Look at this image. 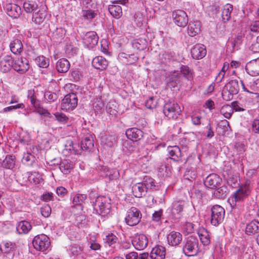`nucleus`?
<instances>
[{
  "label": "nucleus",
  "instance_id": "f257e3e1",
  "mask_svg": "<svg viewBox=\"0 0 259 259\" xmlns=\"http://www.w3.org/2000/svg\"><path fill=\"white\" fill-rule=\"evenodd\" d=\"M199 251V243L196 237L190 236L185 238L183 251L186 255L188 256L196 255Z\"/></svg>",
  "mask_w": 259,
  "mask_h": 259
},
{
  "label": "nucleus",
  "instance_id": "f03ea898",
  "mask_svg": "<svg viewBox=\"0 0 259 259\" xmlns=\"http://www.w3.org/2000/svg\"><path fill=\"white\" fill-rule=\"evenodd\" d=\"M110 201L111 199L108 197L98 196L93 202L94 208L99 215L105 216L110 212L111 207Z\"/></svg>",
  "mask_w": 259,
  "mask_h": 259
},
{
  "label": "nucleus",
  "instance_id": "7ed1b4c3",
  "mask_svg": "<svg viewBox=\"0 0 259 259\" xmlns=\"http://www.w3.org/2000/svg\"><path fill=\"white\" fill-rule=\"evenodd\" d=\"M240 90L239 82L237 79L230 80L224 87L222 96L224 100L230 101L233 96L237 95Z\"/></svg>",
  "mask_w": 259,
  "mask_h": 259
},
{
  "label": "nucleus",
  "instance_id": "20e7f679",
  "mask_svg": "<svg viewBox=\"0 0 259 259\" xmlns=\"http://www.w3.org/2000/svg\"><path fill=\"white\" fill-rule=\"evenodd\" d=\"M32 244L34 248L38 251H46L51 245L50 238L45 234H40L34 237Z\"/></svg>",
  "mask_w": 259,
  "mask_h": 259
},
{
  "label": "nucleus",
  "instance_id": "39448f33",
  "mask_svg": "<svg viewBox=\"0 0 259 259\" xmlns=\"http://www.w3.org/2000/svg\"><path fill=\"white\" fill-rule=\"evenodd\" d=\"M225 210L224 208L219 205H214L211 208V224L217 226L221 224L225 218Z\"/></svg>",
  "mask_w": 259,
  "mask_h": 259
},
{
  "label": "nucleus",
  "instance_id": "423d86ee",
  "mask_svg": "<svg viewBox=\"0 0 259 259\" xmlns=\"http://www.w3.org/2000/svg\"><path fill=\"white\" fill-rule=\"evenodd\" d=\"M77 103L76 94L73 93L68 94L62 100L61 109L65 111H72L77 107Z\"/></svg>",
  "mask_w": 259,
  "mask_h": 259
},
{
  "label": "nucleus",
  "instance_id": "0eeeda50",
  "mask_svg": "<svg viewBox=\"0 0 259 259\" xmlns=\"http://www.w3.org/2000/svg\"><path fill=\"white\" fill-rule=\"evenodd\" d=\"M142 218L141 211L135 207H132L127 211L125 221L130 226H136L139 224Z\"/></svg>",
  "mask_w": 259,
  "mask_h": 259
},
{
  "label": "nucleus",
  "instance_id": "6e6552de",
  "mask_svg": "<svg viewBox=\"0 0 259 259\" xmlns=\"http://www.w3.org/2000/svg\"><path fill=\"white\" fill-rule=\"evenodd\" d=\"M163 112L169 119H177L181 111L179 105L175 102H169L165 104Z\"/></svg>",
  "mask_w": 259,
  "mask_h": 259
},
{
  "label": "nucleus",
  "instance_id": "1a4fd4ad",
  "mask_svg": "<svg viewBox=\"0 0 259 259\" xmlns=\"http://www.w3.org/2000/svg\"><path fill=\"white\" fill-rule=\"evenodd\" d=\"M172 18L174 23L179 27H184L188 22V16L183 10L174 11L172 14Z\"/></svg>",
  "mask_w": 259,
  "mask_h": 259
},
{
  "label": "nucleus",
  "instance_id": "9d476101",
  "mask_svg": "<svg viewBox=\"0 0 259 259\" xmlns=\"http://www.w3.org/2000/svg\"><path fill=\"white\" fill-rule=\"evenodd\" d=\"M222 182L221 178L216 174L209 175L205 179V186L210 189H215L219 187Z\"/></svg>",
  "mask_w": 259,
  "mask_h": 259
},
{
  "label": "nucleus",
  "instance_id": "9b49d317",
  "mask_svg": "<svg viewBox=\"0 0 259 259\" xmlns=\"http://www.w3.org/2000/svg\"><path fill=\"white\" fill-rule=\"evenodd\" d=\"M148 239L144 234H138L132 240V244L138 250L144 249L148 245Z\"/></svg>",
  "mask_w": 259,
  "mask_h": 259
},
{
  "label": "nucleus",
  "instance_id": "f8f14e48",
  "mask_svg": "<svg viewBox=\"0 0 259 259\" xmlns=\"http://www.w3.org/2000/svg\"><path fill=\"white\" fill-rule=\"evenodd\" d=\"M13 68L20 73H24L29 68L28 61L25 58H18L14 60Z\"/></svg>",
  "mask_w": 259,
  "mask_h": 259
},
{
  "label": "nucleus",
  "instance_id": "ddd939ff",
  "mask_svg": "<svg viewBox=\"0 0 259 259\" xmlns=\"http://www.w3.org/2000/svg\"><path fill=\"white\" fill-rule=\"evenodd\" d=\"M99 37L95 31H89L85 33L83 41L84 44L89 49H93L98 44Z\"/></svg>",
  "mask_w": 259,
  "mask_h": 259
},
{
  "label": "nucleus",
  "instance_id": "4468645a",
  "mask_svg": "<svg viewBox=\"0 0 259 259\" xmlns=\"http://www.w3.org/2000/svg\"><path fill=\"white\" fill-rule=\"evenodd\" d=\"M191 54L193 59L199 60L204 57L206 54L205 46L202 44H197L191 49Z\"/></svg>",
  "mask_w": 259,
  "mask_h": 259
},
{
  "label": "nucleus",
  "instance_id": "2eb2a0df",
  "mask_svg": "<svg viewBox=\"0 0 259 259\" xmlns=\"http://www.w3.org/2000/svg\"><path fill=\"white\" fill-rule=\"evenodd\" d=\"M183 208L184 202L182 201H175L172 203L171 214L174 219L177 221L182 217Z\"/></svg>",
  "mask_w": 259,
  "mask_h": 259
},
{
  "label": "nucleus",
  "instance_id": "dca6fc26",
  "mask_svg": "<svg viewBox=\"0 0 259 259\" xmlns=\"http://www.w3.org/2000/svg\"><path fill=\"white\" fill-rule=\"evenodd\" d=\"M121 4H122L121 0L115 1L112 2V5L108 6L109 12L115 18L118 19L122 15V8L120 6L117 5Z\"/></svg>",
  "mask_w": 259,
  "mask_h": 259
},
{
  "label": "nucleus",
  "instance_id": "f3484780",
  "mask_svg": "<svg viewBox=\"0 0 259 259\" xmlns=\"http://www.w3.org/2000/svg\"><path fill=\"white\" fill-rule=\"evenodd\" d=\"M16 248V244L10 241L3 242L0 245V249L2 252L11 256H13Z\"/></svg>",
  "mask_w": 259,
  "mask_h": 259
},
{
  "label": "nucleus",
  "instance_id": "a211bd4d",
  "mask_svg": "<svg viewBox=\"0 0 259 259\" xmlns=\"http://www.w3.org/2000/svg\"><path fill=\"white\" fill-rule=\"evenodd\" d=\"M14 60L10 56H6L0 61V71L3 73L9 72L13 68Z\"/></svg>",
  "mask_w": 259,
  "mask_h": 259
},
{
  "label": "nucleus",
  "instance_id": "6ab92c4d",
  "mask_svg": "<svg viewBox=\"0 0 259 259\" xmlns=\"http://www.w3.org/2000/svg\"><path fill=\"white\" fill-rule=\"evenodd\" d=\"M125 134L128 139L137 141L144 136V133L141 130L133 127L126 130Z\"/></svg>",
  "mask_w": 259,
  "mask_h": 259
},
{
  "label": "nucleus",
  "instance_id": "aec40b11",
  "mask_svg": "<svg viewBox=\"0 0 259 259\" xmlns=\"http://www.w3.org/2000/svg\"><path fill=\"white\" fill-rule=\"evenodd\" d=\"M5 8L8 15L13 18H18L21 14V7L17 5L7 4Z\"/></svg>",
  "mask_w": 259,
  "mask_h": 259
},
{
  "label": "nucleus",
  "instance_id": "412c9836",
  "mask_svg": "<svg viewBox=\"0 0 259 259\" xmlns=\"http://www.w3.org/2000/svg\"><path fill=\"white\" fill-rule=\"evenodd\" d=\"M108 65V61L102 56H97L94 58L92 61L93 66L100 70H105Z\"/></svg>",
  "mask_w": 259,
  "mask_h": 259
},
{
  "label": "nucleus",
  "instance_id": "4be33fe9",
  "mask_svg": "<svg viewBox=\"0 0 259 259\" xmlns=\"http://www.w3.org/2000/svg\"><path fill=\"white\" fill-rule=\"evenodd\" d=\"M167 239L169 245L176 246L181 242L182 235L179 232L172 231L167 235Z\"/></svg>",
  "mask_w": 259,
  "mask_h": 259
},
{
  "label": "nucleus",
  "instance_id": "5701e85b",
  "mask_svg": "<svg viewBox=\"0 0 259 259\" xmlns=\"http://www.w3.org/2000/svg\"><path fill=\"white\" fill-rule=\"evenodd\" d=\"M165 256V247L160 245L153 248L150 254L151 259H164Z\"/></svg>",
  "mask_w": 259,
  "mask_h": 259
},
{
  "label": "nucleus",
  "instance_id": "b1692460",
  "mask_svg": "<svg viewBox=\"0 0 259 259\" xmlns=\"http://www.w3.org/2000/svg\"><path fill=\"white\" fill-rule=\"evenodd\" d=\"M94 147V139L91 135L88 134L82 138L80 148L83 150L91 151Z\"/></svg>",
  "mask_w": 259,
  "mask_h": 259
},
{
  "label": "nucleus",
  "instance_id": "393cba45",
  "mask_svg": "<svg viewBox=\"0 0 259 259\" xmlns=\"http://www.w3.org/2000/svg\"><path fill=\"white\" fill-rule=\"evenodd\" d=\"M249 193V189L247 186H241L234 194L233 197L235 201H240L245 198Z\"/></svg>",
  "mask_w": 259,
  "mask_h": 259
},
{
  "label": "nucleus",
  "instance_id": "a878e982",
  "mask_svg": "<svg viewBox=\"0 0 259 259\" xmlns=\"http://www.w3.org/2000/svg\"><path fill=\"white\" fill-rule=\"evenodd\" d=\"M10 48L14 54H20L23 50V46L20 39L14 38L10 43Z\"/></svg>",
  "mask_w": 259,
  "mask_h": 259
},
{
  "label": "nucleus",
  "instance_id": "bb28decb",
  "mask_svg": "<svg viewBox=\"0 0 259 259\" xmlns=\"http://www.w3.org/2000/svg\"><path fill=\"white\" fill-rule=\"evenodd\" d=\"M245 69L247 72L251 76L258 75L259 74V57L247 64Z\"/></svg>",
  "mask_w": 259,
  "mask_h": 259
},
{
  "label": "nucleus",
  "instance_id": "cd10ccee",
  "mask_svg": "<svg viewBox=\"0 0 259 259\" xmlns=\"http://www.w3.org/2000/svg\"><path fill=\"white\" fill-rule=\"evenodd\" d=\"M147 190L142 183H138L132 187V192L134 195L137 198H141L146 195Z\"/></svg>",
  "mask_w": 259,
  "mask_h": 259
},
{
  "label": "nucleus",
  "instance_id": "c85d7f7f",
  "mask_svg": "<svg viewBox=\"0 0 259 259\" xmlns=\"http://www.w3.org/2000/svg\"><path fill=\"white\" fill-rule=\"evenodd\" d=\"M32 229V226L30 222L26 221L19 222L16 227L17 232L19 234H26Z\"/></svg>",
  "mask_w": 259,
  "mask_h": 259
},
{
  "label": "nucleus",
  "instance_id": "c756f323",
  "mask_svg": "<svg viewBox=\"0 0 259 259\" xmlns=\"http://www.w3.org/2000/svg\"><path fill=\"white\" fill-rule=\"evenodd\" d=\"M198 235L201 242L204 246H207L210 243V235L209 232L204 228H199Z\"/></svg>",
  "mask_w": 259,
  "mask_h": 259
},
{
  "label": "nucleus",
  "instance_id": "7c9ffc66",
  "mask_svg": "<svg viewBox=\"0 0 259 259\" xmlns=\"http://www.w3.org/2000/svg\"><path fill=\"white\" fill-rule=\"evenodd\" d=\"M79 146L77 144H74L72 141H69L65 145V148L63 150V153L66 156H69L70 154H78L79 150L77 149Z\"/></svg>",
  "mask_w": 259,
  "mask_h": 259
},
{
  "label": "nucleus",
  "instance_id": "2f4dec72",
  "mask_svg": "<svg viewBox=\"0 0 259 259\" xmlns=\"http://www.w3.org/2000/svg\"><path fill=\"white\" fill-rule=\"evenodd\" d=\"M70 67L69 62L65 58L59 59L56 63V68L59 73L67 72Z\"/></svg>",
  "mask_w": 259,
  "mask_h": 259
},
{
  "label": "nucleus",
  "instance_id": "473e14b6",
  "mask_svg": "<svg viewBox=\"0 0 259 259\" xmlns=\"http://www.w3.org/2000/svg\"><path fill=\"white\" fill-rule=\"evenodd\" d=\"M245 233L248 235L259 233V222L254 220L247 224L246 226Z\"/></svg>",
  "mask_w": 259,
  "mask_h": 259
},
{
  "label": "nucleus",
  "instance_id": "72a5a7b5",
  "mask_svg": "<svg viewBox=\"0 0 259 259\" xmlns=\"http://www.w3.org/2000/svg\"><path fill=\"white\" fill-rule=\"evenodd\" d=\"M74 164L69 159L62 160L60 164V169L64 174H68L74 167Z\"/></svg>",
  "mask_w": 259,
  "mask_h": 259
},
{
  "label": "nucleus",
  "instance_id": "f704fd0d",
  "mask_svg": "<svg viewBox=\"0 0 259 259\" xmlns=\"http://www.w3.org/2000/svg\"><path fill=\"white\" fill-rule=\"evenodd\" d=\"M200 30V24L199 21L191 22L189 23L187 31L191 36H196Z\"/></svg>",
  "mask_w": 259,
  "mask_h": 259
},
{
  "label": "nucleus",
  "instance_id": "c9c22d12",
  "mask_svg": "<svg viewBox=\"0 0 259 259\" xmlns=\"http://www.w3.org/2000/svg\"><path fill=\"white\" fill-rule=\"evenodd\" d=\"M168 152L170 158L174 161H179L182 156L180 148L178 146L168 147Z\"/></svg>",
  "mask_w": 259,
  "mask_h": 259
},
{
  "label": "nucleus",
  "instance_id": "e433bc0d",
  "mask_svg": "<svg viewBox=\"0 0 259 259\" xmlns=\"http://www.w3.org/2000/svg\"><path fill=\"white\" fill-rule=\"evenodd\" d=\"M148 42L145 38H139L133 41V47L139 51H143L146 48Z\"/></svg>",
  "mask_w": 259,
  "mask_h": 259
},
{
  "label": "nucleus",
  "instance_id": "4c0bfd02",
  "mask_svg": "<svg viewBox=\"0 0 259 259\" xmlns=\"http://www.w3.org/2000/svg\"><path fill=\"white\" fill-rule=\"evenodd\" d=\"M15 158L13 155H7L6 158L3 160L2 165L3 167L12 169L15 165Z\"/></svg>",
  "mask_w": 259,
  "mask_h": 259
},
{
  "label": "nucleus",
  "instance_id": "58836bf2",
  "mask_svg": "<svg viewBox=\"0 0 259 259\" xmlns=\"http://www.w3.org/2000/svg\"><path fill=\"white\" fill-rule=\"evenodd\" d=\"M180 69V72L185 78L188 80H191L193 79L194 74L192 69L186 65H182Z\"/></svg>",
  "mask_w": 259,
  "mask_h": 259
},
{
  "label": "nucleus",
  "instance_id": "ea45409f",
  "mask_svg": "<svg viewBox=\"0 0 259 259\" xmlns=\"http://www.w3.org/2000/svg\"><path fill=\"white\" fill-rule=\"evenodd\" d=\"M232 10L233 6L232 5L227 4L224 6L222 13V19L224 22L229 20Z\"/></svg>",
  "mask_w": 259,
  "mask_h": 259
},
{
  "label": "nucleus",
  "instance_id": "a19ab883",
  "mask_svg": "<svg viewBox=\"0 0 259 259\" xmlns=\"http://www.w3.org/2000/svg\"><path fill=\"white\" fill-rule=\"evenodd\" d=\"M66 33V30L62 27L57 28L53 33V39L58 43L62 41Z\"/></svg>",
  "mask_w": 259,
  "mask_h": 259
},
{
  "label": "nucleus",
  "instance_id": "79ce46f5",
  "mask_svg": "<svg viewBox=\"0 0 259 259\" xmlns=\"http://www.w3.org/2000/svg\"><path fill=\"white\" fill-rule=\"evenodd\" d=\"M38 6L33 1H26L23 4V8L26 13H32L37 9Z\"/></svg>",
  "mask_w": 259,
  "mask_h": 259
},
{
  "label": "nucleus",
  "instance_id": "37998d69",
  "mask_svg": "<svg viewBox=\"0 0 259 259\" xmlns=\"http://www.w3.org/2000/svg\"><path fill=\"white\" fill-rule=\"evenodd\" d=\"M117 141V137L115 135H110L102 138V142L109 147L113 146Z\"/></svg>",
  "mask_w": 259,
  "mask_h": 259
},
{
  "label": "nucleus",
  "instance_id": "c03bdc74",
  "mask_svg": "<svg viewBox=\"0 0 259 259\" xmlns=\"http://www.w3.org/2000/svg\"><path fill=\"white\" fill-rule=\"evenodd\" d=\"M182 78V73L179 71H175L172 72L170 78L169 84L174 87V84H178L181 82Z\"/></svg>",
  "mask_w": 259,
  "mask_h": 259
},
{
  "label": "nucleus",
  "instance_id": "a18cd8bd",
  "mask_svg": "<svg viewBox=\"0 0 259 259\" xmlns=\"http://www.w3.org/2000/svg\"><path fill=\"white\" fill-rule=\"evenodd\" d=\"M175 53L170 50L164 51L159 55L160 59L162 63H167L174 57Z\"/></svg>",
  "mask_w": 259,
  "mask_h": 259
},
{
  "label": "nucleus",
  "instance_id": "49530a36",
  "mask_svg": "<svg viewBox=\"0 0 259 259\" xmlns=\"http://www.w3.org/2000/svg\"><path fill=\"white\" fill-rule=\"evenodd\" d=\"M227 194V188L226 186H222L216 189L213 193V196L218 198L225 197Z\"/></svg>",
  "mask_w": 259,
  "mask_h": 259
},
{
  "label": "nucleus",
  "instance_id": "de8ad7c7",
  "mask_svg": "<svg viewBox=\"0 0 259 259\" xmlns=\"http://www.w3.org/2000/svg\"><path fill=\"white\" fill-rule=\"evenodd\" d=\"M35 157L31 153H24L22 159V162L24 164L27 166L32 165L35 161Z\"/></svg>",
  "mask_w": 259,
  "mask_h": 259
},
{
  "label": "nucleus",
  "instance_id": "09e8293b",
  "mask_svg": "<svg viewBox=\"0 0 259 259\" xmlns=\"http://www.w3.org/2000/svg\"><path fill=\"white\" fill-rule=\"evenodd\" d=\"M35 60L40 67L46 68L49 66V59L44 56L37 57Z\"/></svg>",
  "mask_w": 259,
  "mask_h": 259
},
{
  "label": "nucleus",
  "instance_id": "8fccbe9b",
  "mask_svg": "<svg viewBox=\"0 0 259 259\" xmlns=\"http://www.w3.org/2000/svg\"><path fill=\"white\" fill-rule=\"evenodd\" d=\"M117 237L112 233L107 235L104 239L105 242L109 246H113L117 243Z\"/></svg>",
  "mask_w": 259,
  "mask_h": 259
},
{
  "label": "nucleus",
  "instance_id": "3c124183",
  "mask_svg": "<svg viewBox=\"0 0 259 259\" xmlns=\"http://www.w3.org/2000/svg\"><path fill=\"white\" fill-rule=\"evenodd\" d=\"M142 183L146 188L147 190L152 189L155 186L154 179L148 176L145 177Z\"/></svg>",
  "mask_w": 259,
  "mask_h": 259
},
{
  "label": "nucleus",
  "instance_id": "603ef678",
  "mask_svg": "<svg viewBox=\"0 0 259 259\" xmlns=\"http://www.w3.org/2000/svg\"><path fill=\"white\" fill-rule=\"evenodd\" d=\"M96 14L92 10H83L81 12V16L86 20L92 19L95 17Z\"/></svg>",
  "mask_w": 259,
  "mask_h": 259
},
{
  "label": "nucleus",
  "instance_id": "864d4df0",
  "mask_svg": "<svg viewBox=\"0 0 259 259\" xmlns=\"http://www.w3.org/2000/svg\"><path fill=\"white\" fill-rule=\"evenodd\" d=\"M233 112L232 107L228 105L223 106L221 110V113L228 119L230 118Z\"/></svg>",
  "mask_w": 259,
  "mask_h": 259
},
{
  "label": "nucleus",
  "instance_id": "5fc2aeb1",
  "mask_svg": "<svg viewBox=\"0 0 259 259\" xmlns=\"http://www.w3.org/2000/svg\"><path fill=\"white\" fill-rule=\"evenodd\" d=\"M44 14L42 13H40V11L39 10L38 12L35 13V14L33 15L32 20L36 24H40L44 21Z\"/></svg>",
  "mask_w": 259,
  "mask_h": 259
},
{
  "label": "nucleus",
  "instance_id": "6e6d98bb",
  "mask_svg": "<svg viewBox=\"0 0 259 259\" xmlns=\"http://www.w3.org/2000/svg\"><path fill=\"white\" fill-rule=\"evenodd\" d=\"M44 97L49 102H53L56 101L58 98L57 94L50 91H46L44 94Z\"/></svg>",
  "mask_w": 259,
  "mask_h": 259
},
{
  "label": "nucleus",
  "instance_id": "4d7b16f0",
  "mask_svg": "<svg viewBox=\"0 0 259 259\" xmlns=\"http://www.w3.org/2000/svg\"><path fill=\"white\" fill-rule=\"evenodd\" d=\"M87 196L85 194H77L73 197L72 202L74 205H77L84 202Z\"/></svg>",
  "mask_w": 259,
  "mask_h": 259
},
{
  "label": "nucleus",
  "instance_id": "13d9d810",
  "mask_svg": "<svg viewBox=\"0 0 259 259\" xmlns=\"http://www.w3.org/2000/svg\"><path fill=\"white\" fill-rule=\"evenodd\" d=\"M121 56L126 59V63L128 64H132L134 63L139 59L138 56L135 54L126 55L122 54Z\"/></svg>",
  "mask_w": 259,
  "mask_h": 259
},
{
  "label": "nucleus",
  "instance_id": "bf43d9fd",
  "mask_svg": "<svg viewBox=\"0 0 259 259\" xmlns=\"http://www.w3.org/2000/svg\"><path fill=\"white\" fill-rule=\"evenodd\" d=\"M159 175L163 177L168 176L170 174L169 167L164 164L160 166L158 169Z\"/></svg>",
  "mask_w": 259,
  "mask_h": 259
},
{
  "label": "nucleus",
  "instance_id": "052dcab7",
  "mask_svg": "<svg viewBox=\"0 0 259 259\" xmlns=\"http://www.w3.org/2000/svg\"><path fill=\"white\" fill-rule=\"evenodd\" d=\"M238 45L239 44L235 40H234L233 39H231L228 42L227 46V51L229 53H233Z\"/></svg>",
  "mask_w": 259,
  "mask_h": 259
},
{
  "label": "nucleus",
  "instance_id": "680f3d73",
  "mask_svg": "<svg viewBox=\"0 0 259 259\" xmlns=\"http://www.w3.org/2000/svg\"><path fill=\"white\" fill-rule=\"evenodd\" d=\"M71 254L74 256H76L81 253L82 251V247L77 244H73L70 248Z\"/></svg>",
  "mask_w": 259,
  "mask_h": 259
},
{
  "label": "nucleus",
  "instance_id": "e2e57ef3",
  "mask_svg": "<svg viewBox=\"0 0 259 259\" xmlns=\"http://www.w3.org/2000/svg\"><path fill=\"white\" fill-rule=\"evenodd\" d=\"M56 119L60 122L62 123H66L68 120V118L65 114L62 113L56 112L54 114Z\"/></svg>",
  "mask_w": 259,
  "mask_h": 259
},
{
  "label": "nucleus",
  "instance_id": "0e129e2a",
  "mask_svg": "<svg viewBox=\"0 0 259 259\" xmlns=\"http://www.w3.org/2000/svg\"><path fill=\"white\" fill-rule=\"evenodd\" d=\"M19 140L22 144H28L30 141V137L27 133H24L20 134L19 136Z\"/></svg>",
  "mask_w": 259,
  "mask_h": 259
},
{
  "label": "nucleus",
  "instance_id": "69168bd1",
  "mask_svg": "<svg viewBox=\"0 0 259 259\" xmlns=\"http://www.w3.org/2000/svg\"><path fill=\"white\" fill-rule=\"evenodd\" d=\"M40 211L43 217L48 218L51 213L52 209L49 205H46L41 208Z\"/></svg>",
  "mask_w": 259,
  "mask_h": 259
},
{
  "label": "nucleus",
  "instance_id": "338daca9",
  "mask_svg": "<svg viewBox=\"0 0 259 259\" xmlns=\"http://www.w3.org/2000/svg\"><path fill=\"white\" fill-rule=\"evenodd\" d=\"M70 76L75 81H78L81 76L80 72L76 69L70 71Z\"/></svg>",
  "mask_w": 259,
  "mask_h": 259
},
{
  "label": "nucleus",
  "instance_id": "774afa93",
  "mask_svg": "<svg viewBox=\"0 0 259 259\" xmlns=\"http://www.w3.org/2000/svg\"><path fill=\"white\" fill-rule=\"evenodd\" d=\"M202 116L200 114H194L191 116V121L193 124L199 125L201 123Z\"/></svg>",
  "mask_w": 259,
  "mask_h": 259
}]
</instances>
